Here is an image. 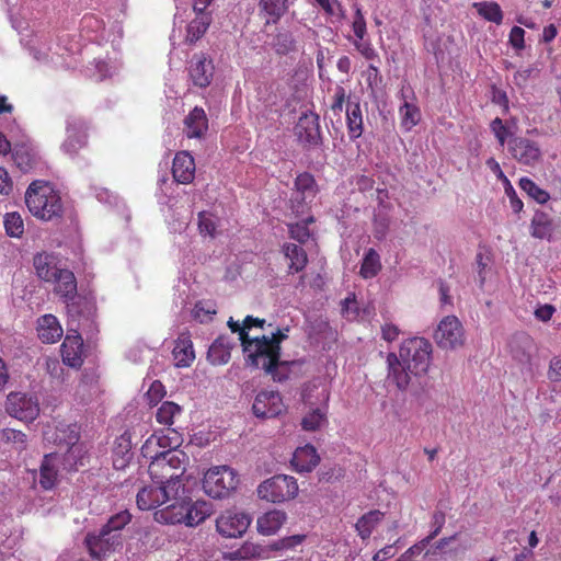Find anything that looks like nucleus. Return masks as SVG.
<instances>
[{
  "label": "nucleus",
  "instance_id": "nucleus-40",
  "mask_svg": "<svg viewBox=\"0 0 561 561\" xmlns=\"http://www.w3.org/2000/svg\"><path fill=\"white\" fill-rule=\"evenodd\" d=\"M283 252L285 256L290 261L288 266L290 273H298L306 267L308 263V256L306 251L300 245L295 243H286L283 247Z\"/></svg>",
  "mask_w": 561,
  "mask_h": 561
},
{
  "label": "nucleus",
  "instance_id": "nucleus-64",
  "mask_svg": "<svg viewBox=\"0 0 561 561\" xmlns=\"http://www.w3.org/2000/svg\"><path fill=\"white\" fill-rule=\"evenodd\" d=\"M355 305H356V300H355V297H346L344 300H342L341 302V310H342V313L347 317L348 319H354L357 317L358 312H357V308H355Z\"/></svg>",
  "mask_w": 561,
  "mask_h": 561
},
{
  "label": "nucleus",
  "instance_id": "nucleus-62",
  "mask_svg": "<svg viewBox=\"0 0 561 561\" xmlns=\"http://www.w3.org/2000/svg\"><path fill=\"white\" fill-rule=\"evenodd\" d=\"M505 193L510 199L511 207L514 213H519L523 209V202L517 196L514 187L512 186L511 182L505 183Z\"/></svg>",
  "mask_w": 561,
  "mask_h": 561
},
{
  "label": "nucleus",
  "instance_id": "nucleus-61",
  "mask_svg": "<svg viewBox=\"0 0 561 561\" xmlns=\"http://www.w3.org/2000/svg\"><path fill=\"white\" fill-rule=\"evenodd\" d=\"M525 31L519 26H514L510 32V44L517 50L525 47Z\"/></svg>",
  "mask_w": 561,
  "mask_h": 561
},
{
  "label": "nucleus",
  "instance_id": "nucleus-33",
  "mask_svg": "<svg viewBox=\"0 0 561 561\" xmlns=\"http://www.w3.org/2000/svg\"><path fill=\"white\" fill-rule=\"evenodd\" d=\"M172 354L176 367H188L195 358L193 343L190 337L182 334L178 339Z\"/></svg>",
  "mask_w": 561,
  "mask_h": 561
},
{
  "label": "nucleus",
  "instance_id": "nucleus-14",
  "mask_svg": "<svg viewBox=\"0 0 561 561\" xmlns=\"http://www.w3.org/2000/svg\"><path fill=\"white\" fill-rule=\"evenodd\" d=\"M318 192V184L312 174L308 172L298 174L295 180V193L293 197L294 202L298 203V206H295L296 211H304V206L311 204Z\"/></svg>",
  "mask_w": 561,
  "mask_h": 561
},
{
  "label": "nucleus",
  "instance_id": "nucleus-8",
  "mask_svg": "<svg viewBox=\"0 0 561 561\" xmlns=\"http://www.w3.org/2000/svg\"><path fill=\"white\" fill-rule=\"evenodd\" d=\"M433 336L442 350L455 351L462 347L466 342L463 325L456 316L444 317Z\"/></svg>",
  "mask_w": 561,
  "mask_h": 561
},
{
  "label": "nucleus",
  "instance_id": "nucleus-25",
  "mask_svg": "<svg viewBox=\"0 0 561 561\" xmlns=\"http://www.w3.org/2000/svg\"><path fill=\"white\" fill-rule=\"evenodd\" d=\"M289 0H260L259 12L265 19V24H276L288 11Z\"/></svg>",
  "mask_w": 561,
  "mask_h": 561
},
{
  "label": "nucleus",
  "instance_id": "nucleus-59",
  "mask_svg": "<svg viewBox=\"0 0 561 561\" xmlns=\"http://www.w3.org/2000/svg\"><path fill=\"white\" fill-rule=\"evenodd\" d=\"M345 98H346L345 89L341 85H336L335 92H334V100H333V103L331 104V110L337 116H340L341 113L343 112V105L345 102Z\"/></svg>",
  "mask_w": 561,
  "mask_h": 561
},
{
  "label": "nucleus",
  "instance_id": "nucleus-54",
  "mask_svg": "<svg viewBox=\"0 0 561 561\" xmlns=\"http://www.w3.org/2000/svg\"><path fill=\"white\" fill-rule=\"evenodd\" d=\"M198 229L204 236H215L216 220L211 214L202 211L198 214Z\"/></svg>",
  "mask_w": 561,
  "mask_h": 561
},
{
  "label": "nucleus",
  "instance_id": "nucleus-46",
  "mask_svg": "<svg viewBox=\"0 0 561 561\" xmlns=\"http://www.w3.org/2000/svg\"><path fill=\"white\" fill-rule=\"evenodd\" d=\"M182 409L179 404L165 401L163 402L156 413L158 423L171 426L174 423V417L181 413Z\"/></svg>",
  "mask_w": 561,
  "mask_h": 561
},
{
  "label": "nucleus",
  "instance_id": "nucleus-63",
  "mask_svg": "<svg viewBox=\"0 0 561 561\" xmlns=\"http://www.w3.org/2000/svg\"><path fill=\"white\" fill-rule=\"evenodd\" d=\"M445 520H446V516H445V513L443 511H436L434 512L433 516H432V526H433V531L427 536L428 539L433 540L438 534L439 531L442 530L444 524H445Z\"/></svg>",
  "mask_w": 561,
  "mask_h": 561
},
{
  "label": "nucleus",
  "instance_id": "nucleus-15",
  "mask_svg": "<svg viewBox=\"0 0 561 561\" xmlns=\"http://www.w3.org/2000/svg\"><path fill=\"white\" fill-rule=\"evenodd\" d=\"M295 135L301 144L318 146L321 142L319 116L313 113L301 115L295 126Z\"/></svg>",
  "mask_w": 561,
  "mask_h": 561
},
{
  "label": "nucleus",
  "instance_id": "nucleus-50",
  "mask_svg": "<svg viewBox=\"0 0 561 561\" xmlns=\"http://www.w3.org/2000/svg\"><path fill=\"white\" fill-rule=\"evenodd\" d=\"M327 422V413L317 408L309 412L302 420L301 426L305 431H317Z\"/></svg>",
  "mask_w": 561,
  "mask_h": 561
},
{
  "label": "nucleus",
  "instance_id": "nucleus-30",
  "mask_svg": "<svg viewBox=\"0 0 561 561\" xmlns=\"http://www.w3.org/2000/svg\"><path fill=\"white\" fill-rule=\"evenodd\" d=\"M159 486L165 494L163 496V503H169L164 508H171V506L184 504L185 500L188 497L185 494V488L182 480L169 481L159 484Z\"/></svg>",
  "mask_w": 561,
  "mask_h": 561
},
{
  "label": "nucleus",
  "instance_id": "nucleus-44",
  "mask_svg": "<svg viewBox=\"0 0 561 561\" xmlns=\"http://www.w3.org/2000/svg\"><path fill=\"white\" fill-rule=\"evenodd\" d=\"M380 270L381 263L379 254L374 249H369L363 259L360 275L364 278H373Z\"/></svg>",
  "mask_w": 561,
  "mask_h": 561
},
{
  "label": "nucleus",
  "instance_id": "nucleus-26",
  "mask_svg": "<svg viewBox=\"0 0 561 561\" xmlns=\"http://www.w3.org/2000/svg\"><path fill=\"white\" fill-rule=\"evenodd\" d=\"M38 337L44 343H56L62 336V328L54 314H44L38 319Z\"/></svg>",
  "mask_w": 561,
  "mask_h": 561
},
{
  "label": "nucleus",
  "instance_id": "nucleus-31",
  "mask_svg": "<svg viewBox=\"0 0 561 561\" xmlns=\"http://www.w3.org/2000/svg\"><path fill=\"white\" fill-rule=\"evenodd\" d=\"M195 13L196 18L186 27L185 42L188 44H194L202 38L211 22V16L206 10Z\"/></svg>",
  "mask_w": 561,
  "mask_h": 561
},
{
  "label": "nucleus",
  "instance_id": "nucleus-39",
  "mask_svg": "<svg viewBox=\"0 0 561 561\" xmlns=\"http://www.w3.org/2000/svg\"><path fill=\"white\" fill-rule=\"evenodd\" d=\"M59 460V453H51L45 455L41 465V485L48 490L51 489L57 480V470L55 468L56 462Z\"/></svg>",
  "mask_w": 561,
  "mask_h": 561
},
{
  "label": "nucleus",
  "instance_id": "nucleus-57",
  "mask_svg": "<svg viewBox=\"0 0 561 561\" xmlns=\"http://www.w3.org/2000/svg\"><path fill=\"white\" fill-rule=\"evenodd\" d=\"M491 129L494 133V136L499 140L501 146H504V144L510 139L512 136L507 129V127L503 124L502 119L496 117L491 123Z\"/></svg>",
  "mask_w": 561,
  "mask_h": 561
},
{
  "label": "nucleus",
  "instance_id": "nucleus-17",
  "mask_svg": "<svg viewBox=\"0 0 561 561\" xmlns=\"http://www.w3.org/2000/svg\"><path fill=\"white\" fill-rule=\"evenodd\" d=\"M87 142V126L79 117H69L67 121V139L62 144V149L75 154Z\"/></svg>",
  "mask_w": 561,
  "mask_h": 561
},
{
  "label": "nucleus",
  "instance_id": "nucleus-2",
  "mask_svg": "<svg viewBox=\"0 0 561 561\" xmlns=\"http://www.w3.org/2000/svg\"><path fill=\"white\" fill-rule=\"evenodd\" d=\"M241 345L245 353V363L254 369H262L274 381L282 382L288 378L289 367L294 362L280 360V354L268 342L267 335L251 337L241 334Z\"/></svg>",
  "mask_w": 561,
  "mask_h": 561
},
{
  "label": "nucleus",
  "instance_id": "nucleus-51",
  "mask_svg": "<svg viewBox=\"0 0 561 561\" xmlns=\"http://www.w3.org/2000/svg\"><path fill=\"white\" fill-rule=\"evenodd\" d=\"M130 520L131 514L124 510L111 516L103 527L112 533H119Z\"/></svg>",
  "mask_w": 561,
  "mask_h": 561
},
{
  "label": "nucleus",
  "instance_id": "nucleus-11",
  "mask_svg": "<svg viewBox=\"0 0 561 561\" xmlns=\"http://www.w3.org/2000/svg\"><path fill=\"white\" fill-rule=\"evenodd\" d=\"M251 518L244 513L226 511L216 519L217 531L226 538L241 537L250 526Z\"/></svg>",
  "mask_w": 561,
  "mask_h": 561
},
{
  "label": "nucleus",
  "instance_id": "nucleus-43",
  "mask_svg": "<svg viewBox=\"0 0 561 561\" xmlns=\"http://www.w3.org/2000/svg\"><path fill=\"white\" fill-rule=\"evenodd\" d=\"M512 353L520 363H527L530 359V350L533 348V340L526 334L514 337L512 344Z\"/></svg>",
  "mask_w": 561,
  "mask_h": 561
},
{
  "label": "nucleus",
  "instance_id": "nucleus-60",
  "mask_svg": "<svg viewBox=\"0 0 561 561\" xmlns=\"http://www.w3.org/2000/svg\"><path fill=\"white\" fill-rule=\"evenodd\" d=\"M353 31L358 38L363 39L366 33V21L359 8H356L355 18L353 21Z\"/></svg>",
  "mask_w": 561,
  "mask_h": 561
},
{
  "label": "nucleus",
  "instance_id": "nucleus-29",
  "mask_svg": "<svg viewBox=\"0 0 561 561\" xmlns=\"http://www.w3.org/2000/svg\"><path fill=\"white\" fill-rule=\"evenodd\" d=\"M286 513L279 510L270 511L257 518V531L264 536L275 534L286 522Z\"/></svg>",
  "mask_w": 561,
  "mask_h": 561
},
{
  "label": "nucleus",
  "instance_id": "nucleus-27",
  "mask_svg": "<svg viewBox=\"0 0 561 561\" xmlns=\"http://www.w3.org/2000/svg\"><path fill=\"white\" fill-rule=\"evenodd\" d=\"M158 483L152 482L151 485L144 486L137 493V506L142 511H150L163 505V493Z\"/></svg>",
  "mask_w": 561,
  "mask_h": 561
},
{
  "label": "nucleus",
  "instance_id": "nucleus-36",
  "mask_svg": "<svg viewBox=\"0 0 561 561\" xmlns=\"http://www.w3.org/2000/svg\"><path fill=\"white\" fill-rule=\"evenodd\" d=\"M33 265L39 278L46 282L53 280V277L60 270L56 266V259L48 253H37L34 256Z\"/></svg>",
  "mask_w": 561,
  "mask_h": 561
},
{
  "label": "nucleus",
  "instance_id": "nucleus-41",
  "mask_svg": "<svg viewBox=\"0 0 561 561\" xmlns=\"http://www.w3.org/2000/svg\"><path fill=\"white\" fill-rule=\"evenodd\" d=\"M272 46L278 55H287L296 50L297 42L289 30L279 27L276 30Z\"/></svg>",
  "mask_w": 561,
  "mask_h": 561
},
{
  "label": "nucleus",
  "instance_id": "nucleus-13",
  "mask_svg": "<svg viewBox=\"0 0 561 561\" xmlns=\"http://www.w3.org/2000/svg\"><path fill=\"white\" fill-rule=\"evenodd\" d=\"M284 410L283 399L277 391H260L252 404V412L259 419L276 417Z\"/></svg>",
  "mask_w": 561,
  "mask_h": 561
},
{
  "label": "nucleus",
  "instance_id": "nucleus-45",
  "mask_svg": "<svg viewBox=\"0 0 561 561\" xmlns=\"http://www.w3.org/2000/svg\"><path fill=\"white\" fill-rule=\"evenodd\" d=\"M399 113L401 117V126L405 130H410L414 127L421 118V113L417 106L407 101L400 106Z\"/></svg>",
  "mask_w": 561,
  "mask_h": 561
},
{
  "label": "nucleus",
  "instance_id": "nucleus-19",
  "mask_svg": "<svg viewBox=\"0 0 561 561\" xmlns=\"http://www.w3.org/2000/svg\"><path fill=\"white\" fill-rule=\"evenodd\" d=\"M45 437L47 440L57 445L61 451L64 448L66 449L68 446L78 443L80 434L76 423H58L53 432H45Z\"/></svg>",
  "mask_w": 561,
  "mask_h": 561
},
{
  "label": "nucleus",
  "instance_id": "nucleus-47",
  "mask_svg": "<svg viewBox=\"0 0 561 561\" xmlns=\"http://www.w3.org/2000/svg\"><path fill=\"white\" fill-rule=\"evenodd\" d=\"M519 186L525 193H527L539 204H545L550 198V195L547 191L540 188L533 180L528 178H522L519 180Z\"/></svg>",
  "mask_w": 561,
  "mask_h": 561
},
{
  "label": "nucleus",
  "instance_id": "nucleus-24",
  "mask_svg": "<svg viewBox=\"0 0 561 561\" xmlns=\"http://www.w3.org/2000/svg\"><path fill=\"white\" fill-rule=\"evenodd\" d=\"M208 129V119L202 107H194L184 118V133L188 138H202Z\"/></svg>",
  "mask_w": 561,
  "mask_h": 561
},
{
  "label": "nucleus",
  "instance_id": "nucleus-3",
  "mask_svg": "<svg viewBox=\"0 0 561 561\" xmlns=\"http://www.w3.org/2000/svg\"><path fill=\"white\" fill-rule=\"evenodd\" d=\"M164 437L152 435L146 440L141 448L142 455L151 459L148 471L152 482L158 484L182 480L185 471L186 456L183 451L168 449L154 455L152 454L154 447H164Z\"/></svg>",
  "mask_w": 561,
  "mask_h": 561
},
{
  "label": "nucleus",
  "instance_id": "nucleus-48",
  "mask_svg": "<svg viewBox=\"0 0 561 561\" xmlns=\"http://www.w3.org/2000/svg\"><path fill=\"white\" fill-rule=\"evenodd\" d=\"M474 7L478 8V12L485 20L501 24L503 20V13L501 7L496 2H481L474 3Z\"/></svg>",
  "mask_w": 561,
  "mask_h": 561
},
{
  "label": "nucleus",
  "instance_id": "nucleus-42",
  "mask_svg": "<svg viewBox=\"0 0 561 561\" xmlns=\"http://www.w3.org/2000/svg\"><path fill=\"white\" fill-rule=\"evenodd\" d=\"M383 513L378 510L369 511L358 518L355 524L356 531L362 539L370 537L375 527L381 522Z\"/></svg>",
  "mask_w": 561,
  "mask_h": 561
},
{
  "label": "nucleus",
  "instance_id": "nucleus-37",
  "mask_svg": "<svg viewBox=\"0 0 561 561\" xmlns=\"http://www.w3.org/2000/svg\"><path fill=\"white\" fill-rule=\"evenodd\" d=\"M346 124L348 136L352 140L362 136L364 127L359 102H348L346 107Z\"/></svg>",
  "mask_w": 561,
  "mask_h": 561
},
{
  "label": "nucleus",
  "instance_id": "nucleus-35",
  "mask_svg": "<svg viewBox=\"0 0 561 561\" xmlns=\"http://www.w3.org/2000/svg\"><path fill=\"white\" fill-rule=\"evenodd\" d=\"M12 157L14 163L22 172L31 171L38 163L37 152L26 145L15 146Z\"/></svg>",
  "mask_w": 561,
  "mask_h": 561
},
{
  "label": "nucleus",
  "instance_id": "nucleus-21",
  "mask_svg": "<svg viewBox=\"0 0 561 561\" xmlns=\"http://www.w3.org/2000/svg\"><path fill=\"white\" fill-rule=\"evenodd\" d=\"M83 340L80 335H67L61 344V357L65 365L79 368L83 364Z\"/></svg>",
  "mask_w": 561,
  "mask_h": 561
},
{
  "label": "nucleus",
  "instance_id": "nucleus-53",
  "mask_svg": "<svg viewBox=\"0 0 561 561\" xmlns=\"http://www.w3.org/2000/svg\"><path fill=\"white\" fill-rule=\"evenodd\" d=\"M215 313L216 309L210 302L198 301L193 309L194 318L202 323L211 320Z\"/></svg>",
  "mask_w": 561,
  "mask_h": 561
},
{
  "label": "nucleus",
  "instance_id": "nucleus-32",
  "mask_svg": "<svg viewBox=\"0 0 561 561\" xmlns=\"http://www.w3.org/2000/svg\"><path fill=\"white\" fill-rule=\"evenodd\" d=\"M232 344L227 336L217 337L209 346L207 358L213 365H224L230 359Z\"/></svg>",
  "mask_w": 561,
  "mask_h": 561
},
{
  "label": "nucleus",
  "instance_id": "nucleus-5",
  "mask_svg": "<svg viewBox=\"0 0 561 561\" xmlns=\"http://www.w3.org/2000/svg\"><path fill=\"white\" fill-rule=\"evenodd\" d=\"M213 513L211 504L206 501L192 502L188 497L184 504L162 508L154 513L156 520L165 524H185L193 527L203 523Z\"/></svg>",
  "mask_w": 561,
  "mask_h": 561
},
{
  "label": "nucleus",
  "instance_id": "nucleus-22",
  "mask_svg": "<svg viewBox=\"0 0 561 561\" xmlns=\"http://www.w3.org/2000/svg\"><path fill=\"white\" fill-rule=\"evenodd\" d=\"M56 283L55 293L59 295L64 302L76 299L77 295V280L75 274L70 270L60 268L53 277Z\"/></svg>",
  "mask_w": 561,
  "mask_h": 561
},
{
  "label": "nucleus",
  "instance_id": "nucleus-6",
  "mask_svg": "<svg viewBox=\"0 0 561 561\" xmlns=\"http://www.w3.org/2000/svg\"><path fill=\"white\" fill-rule=\"evenodd\" d=\"M239 484L237 472L228 466H217L208 469L203 479L204 492L213 499L230 496Z\"/></svg>",
  "mask_w": 561,
  "mask_h": 561
},
{
  "label": "nucleus",
  "instance_id": "nucleus-55",
  "mask_svg": "<svg viewBox=\"0 0 561 561\" xmlns=\"http://www.w3.org/2000/svg\"><path fill=\"white\" fill-rule=\"evenodd\" d=\"M0 440L5 443H14L20 448H24L26 444V435L13 428H3L0 431Z\"/></svg>",
  "mask_w": 561,
  "mask_h": 561
},
{
  "label": "nucleus",
  "instance_id": "nucleus-28",
  "mask_svg": "<svg viewBox=\"0 0 561 561\" xmlns=\"http://www.w3.org/2000/svg\"><path fill=\"white\" fill-rule=\"evenodd\" d=\"M529 231L536 239L550 241L554 231L553 220L547 213L537 210L531 218Z\"/></svg>",
  "mask_w": 561,
  "mask_h": 561
},
{
  "label": "nucleus",
  "instance_id": "nucleus-16",
  "mask_svg": "<svg viewBox=\"0 0 561 561\" xmlns=\"http://www.w3.org/2000/svg\"><path fill=\"white\" fill-rule=\"evenodd\" d=\"M190 78L194 85L206 88L214 77V65L211 59L204 54H196L190 62Z\"/></svg>",
  "mask_w": 561,
  "mask_h": 561
},
{
  "label": "nucleus",
  "instance_id": "nucleus-1",
  "mask_svg": "<svg viewBox=\"0 0 561 561\" xmlns=\"http://www.w3.org/2000/svg\"><path fill=\"white\" fill-rule=\"evenodd\" d=\"M433 346L424 337H411L403 341L399 354L387 355V378L400 391H407L428 371Z\"/></svg>",
  "mask_w": 561,
  "mask_h": 561
},
{
  "label": "nucleus",
  "instance_id": "nucleus-7",
  "mask_svg": "<svg viewBox=\"0 0 561 561\" xmlns=\"http://www.w3.org/2000/svg\"><path fill=\"white\" fill-rule=\"evenodd\" d=\"M298 493V484L294 477L286 474H276L257 488V494L261 499L272 503H282L294 499Z\"/></svg>",
  "mask_w": 561,
  "mask_h": 561
},
{
  "label": "nucleus",
  "instance_id": "nucleus-10",
  "mask_svg": "<svg viewBox=\"0 0 561 561\" xmlns=\"http://www.w3.org/2000/svg\"><path fill=\"white\" fill-rule=\"evenodd\" d=\"M7 412L21 421L32 422L39 414V404L35 397L22 392H11L5 402Z\"/></svg>",
  "mask_w": 561,
  "mask_h": 561
},
{
  "label": "nucleus",
  "instance_id": "nucleus-20",
  "mask_svg": "<svg viewBox=\"0 0 561 561\" xmlns=\"http://www.w3.org/2000/svg\"><path fill=\"white\" fill-rule=\"evenodd\" d=\"M172 174L178 183L188 184L195 176V161L187 151L178 152L173 159Z\"/></svg>",
  "mask_w": 561,
  "mask_h": 561
},
{
  "label": "nucleus",
  "instance_id": "nucleus-58",
  "mask_svg": "<svg viewBox=\"0 0 561 561\" xmlns=\"http://www.w3.org/2000/svg\"><path fill=\"white\" fill-rule=\"evenodd\" d=\"M305 538H306L305 535H294V536L285 537V538L277 540L273 545V548L275 550L291 549V548L300 545L305 540Z\"/></svg>",
  "mask_w": 561,
  "mask_h": 561
},
{
  "label": "nucleus",
  "instance_id": "nucleus-9",
  "mask_svg": "<svg viewBox=\"0 0 561 561\" xmlns=\"http://www.w3.org/2000/svg\"><path fill=\"white\" fill-rule=\"evenodd\" d=\"M507 150L519 164L536 167L542 161V150L538 141L526 136H511L507 140Z\"/></svg>",
  "mask_w": 561,
  "mask_h": 561
},
{
  "label": "nucleus",
  "instance_id": "nucleus-34",
  "mask_svg": "<svg viewBox=\"0 0 561 561\" xmlns=\"http://www.w3.org/2000/svg\"><path fill=\"white\" fill-rule=\"evenodd\" d=\"M133 457L130 436L123 434L116 438L113 448V466L124 469Z\"/></svg>",
  "mask_w": 561,
  "mask_h": 561
},
{
  "label": "nucleus",
  "instance_id": "nucleus-4",
  "mask_svg": "<svg viewBox=\"0 0 561 561\" xmlns=\"http://www.w3.org/2000/svg\"><path fill=\"white\" fill-rule=\"evenodd\" d=\"M25 204L34 217L44 221L59 219L64 214L59 192L47 181L35 180L28 185Z\"/></svg>",
  "mask_w": 561,
  "mask_h": 561
},
{
  "label": "nucleus",
  "instance_id": "nucleus-12",
  "mask_svg": "<svg viewBox=\"0 0 561 561\" xmlns=\"http://www.w3.org/2000/svg\"><path fill=\"white\" fill-rule=\"evenodd\" d=\"M85 543L93 558L102 559L107 554V552L122 545V536L121 533H112L111 530L102 527L98 535L88 534L85 537Z\"/></svg>",
  "mask_w": 561,
  "mask_h": 561
},
{
  "label": "nucleus",
  "instance_id": "nucleus-18",
  "mask_svg": "<svg viewBox=\"0 0 561 561\" xmlns=\"http://www.w3.org/2000/svg\"><path fill=\"white\" fill-rule=\"evenodd\" d=\"M67 312L70 318L78 321L81 328L89 327L95 312L94 302L87 298L77 296L76 299L66 302Z\"/></svg>",
  "mask_w": 561,
  "mask_h": 561
},
{
  "label": "nucleus",
  "instance_id": "nucleus-56",
  "mask_svg": "<svg viewBox=\"0 0 561 561\" xmlns=\"http://www.w3.org/2000/svg\"><path fill=\"white\" fill-rule=\"evenodd\" d=\"M539 73V70L535 67H526L523 69H518L513 77V82L519 87H525L531 79L536 78Z\"/></svg>",
  "mask_w": 561,
  "mask_h": 561
},
{
  "label": "nucleus",
  "instance_id": "nucleus-49",
  "mask_svg": "<svg viewBox=\"0 0 561 561\" xmlns=\"http://www.w3.org/2000/svg\"><path fill=\"white\" fill-rule=\"evenodd\" d=\"M3 224L7 234L10 237L20 238L24 232L23 219L16 211L8 213L4 216Z\"/></svg>",
  "mask_w": 561,
  "mask_h": 561
},
{
  "label": "nucleus",
  "instance_id": "nucleus-38",
  "mask_svg": "<svg viewBox=\"0 0 561 561\" xmlns=\"http://www.w3.org/2000/svg\"><path fill=\"white\" fill-rule=\"evenodd\" d=\"M85 457V449L82 444L75 443L65 449L62 455H59V460L65 470H77L79 466H83Z\"/></svg>",
  "mask_w": 561,
  "mask_h": 561
},
{
  "label": "nucleus",
  "instance_id": "nucleus-23",
  "mask_svg": "<svg viewBox=\"0 0 561 561\" xmlns=\"http://www.w3.org/2000/svg\"><path fill=\"white\" fill-rule=\"evenodd\" d=\"M320 461L317 449L312 445L298 447L291 458V465L298 472L312 471Z\"/></svg>",
  "mask_w": 561,
  "mask_h": 561
},
{
  "label": "nucleus",
  "instance_id": "nucleus-52",
  "mask_svg": "<svg viewBox=\"0 0 561 561\" xmlns=\"http://www.w3.org/2000/svg\"><path fill=\"white\" fill-rule=\"evenodd\" d=\"M313 218L309 217L304 222H298L294 225H289V234L293 239L297 240L300 243H305L310 238V231L307 227L308 222H312Z\"/></svg>",
  "mask_w": 561,
  "mask_h": 561
}]
</instances>
